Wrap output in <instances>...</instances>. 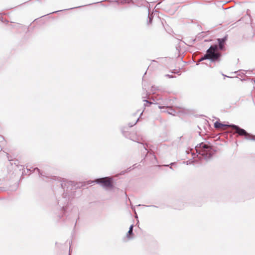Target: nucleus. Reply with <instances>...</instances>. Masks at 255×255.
Instances as JSON below:
<instances>
[{
    "instance_id": "1",
    "label": "nucleus",
    "mask_w": 255,
    "mask_h": 255,
    "mask_svg": "<svg viewBox=\"0 0 255 255\" xmlns=\"http://www.w3.org/2000/svg\"><path fill=\"white\" fill-rule=\"evenodd\" d=\"M196 150L199 154L206 159L210 158L213 154L212 147L210 145L203 142L200 143L199 146H196Z\"/></svg>"
},
{
    "instance_id": "2",
    "label": "nucleus",
    "mask_w": 255,
    "mask_h": 255,
    "mask_svg": "<svg viewBox=\"0 0 255 255\" xmlns=\"http://www.w3.org/2000/svg\"><path fill=\"white\" fill-rule=\"evenodd\" d=\"M207 51H210V52L209 54V60L212 62L220 61L221 54L218 51V47L217 45L211 46Z\"/></svg>"
},
{
    "instance_id": "3",
    "label": "nucleus",
    "mask_w": 255,
    "mask_h": 255,
    "mask_svg": "<svg viewBox=\"0 0 255 255\" xmlns=\"http://www.w3.org/2000/svg\"><path fill=\"white\" fill-rule=\"evenodd\" d=\"M231 128L235 130V133H238L239 135L245 136L246 139L248 140H255V136L248 133L244 129L239 127L235 125H230Z\"/></svg>"
},
{
    "instance_id": "4",
    "label": "nucleus",
    "mask_w": 255,
    "mask_h": 255,
    "mask_svg": "<svg viewBox=\"0 0 255 255\" xmlns=\"http://www.w3.org/2000/svg\"><path fill=\"white\" fill-rule=\"evenodd\" d=\"M96 182L98 183L102 184V186L105 188H111L112 187L111 179L109 177L98 179L96 180Z\"/></svg>"
},
{
    "instance_id": "5",
    "label": "nucleus",
    "mask_w": 255,
    "mask_h": 255,
    "mask_svg": "<svg viewBox=\"0 0 255 255\" xmlns=\"http://www.w3.org/2000/svg\"><path fill=\"white\" fill-rule=\"evenodd\" d=\"M226 40V37H225L223 38H218L217 39L218 43H219V46H218V48H219L220 50H223L224 47V44L225 42V41Z\"/></svg>"
},
{
    "instance_id": "6",
    "label": "nucleus",
    "mask_w": 255,
    "mask_h": 255,
    "mask_svg": "<svg viewBox=\"0 0 255 255\" xmlns=\"http://www.w3.org/2000/svg\"><path fill=\"white\" fill-rule=\"evenodd\" d=\"M214 127L215 128H223V127H231L230 126V125H224V124H223L221 123H219L218 122H216L215 124H214Z\"/></svg>"
},
{
    "instance_id": "7",
    "label": "nucleus",
    "mask_w": 255,
    "mask_h": 255,
    "mask_svg": "<svg viewBox=\"0 0 255 255\" xmlns=\"http://www.w3.org/2000/svg\"><path fill=\"white\" fill-rule=\"evenodd\" d=\"M210 52V51H207L206 53L200 59V61H203L206 59H209V54Z\"/></svg>"
},
{
    "instance_id": "8",
    "label": "nucleus",
    "mask_w": 255,
    "mask_h": 255,
    "mask_svg": "<svg viewBox=\"0 0 255 255\" xmlns=\"http://www.w3.org/2000/svg\"><path fill=\"white\" fill-rule=\"evenodd\" d=\"M132 232H133V225H131L129 227L128 232L127 235V236L128 238L131 239V238L129 237V235L132 234Z\"/></svg>"
},
{
    "instance_id": "9",
    "label": "nucleus",
    "mask_w": 255,
    "mask_h": 255,
    "mask_svg": "<svg viewBox=\"0 0 255 255\" xmlns=\"http://www.w3.org/2000/svg\"><path fill=\"white\" fill-rule=\"evenodd\" d=\"M158 90H159L158 87L155 86H152L151 90L153 93H154L155 92V91Z\"/></svg>"
},
{
    "instance_id": "10",
    "label": "nucleus",
    "mask_w": 255,
    "mask_h": 255,
    "mask_svg": "<svg viewBox=\"0 0 255 255\" xmlns=\"http://www.w3.org/2000/svg\"><path fill=\"white\" fill-rule=\"evenodd\" d=\"M129 1H130L129 0H121V2L123 3H129Z\"/></svg>"
},
{
    "instance_id": "11",
    "label": "nucleus",
    "mask_w": 255,
    "mask_h": 255,
    "mask_svg": "<svg viewBox=\"0 0 255 255\" xmlns=\"http://www.w3.org/2000/svg\"><path fill=\"white\" fill-rule=\"evenodd\" d=\"M139 120V119H137V120L136 121V122L132 125H130V124H129V126L130 127H132L133 125H135L136 123L137 122V121Z\"/></svg>"
},
{
    "instance_id": "12",
    "label": "nucleus",
    "mask_w": 255,
    "mask_h": 255,
    "mask_svg": "<svg viewBox=\"0 0 255 255\" xmlns=\"http://www.w3.org/2000/svg\"><path fill=\"white\" fill-rule=\"evenodd\" d=\"M148 17H149V22H148V24L150 23L152 21V17L150 15H148Z\"/></svg>"
},
{
    "instance_id": "13",
    "label": "nucleus",
    "mask_w": 255,
    "mask_h": 255,
    "mask_svg": "<svg viewBox=\"0 0 255 255\" xmlns=\"http://www.w3.org/2000/svg\"><path fill=\"white\" fill-rule=\"evenodd\" d=\"M166 76L168 77L169 78H173V76L172 75H168V74L166 75Z\"/></svg>"
},
{
    "instance_id": "14",
    "label": "nucleus",
    "mask_w": 255,
    "mask_h": 255,
    "mask_svg": "<svg viewBox=\"0 0 255 255\" xmlns=\"http://www.w3.org/2000/svg\"><path fill=\"white\" fill-rule=\"evenodd\" d=\"M34 170L35 171H37V172H38L39 173H40L39 169L38 168H35Z\"/></svg>"
},
{
    "instance_id": "15",
    "label": "nucleus",
    "mask_w": 255,
    "mask_h": 255,
    "mask_svg": "<svg viewBox=\"0 0 255 255\" xmlns=\"http://www.w3.org/2000/svg\"><path fill=\"white\" fill-rule=\"evenodd\" d=\"M168 113L170 114H172V113L171 112H168Z\"/></svg>"
},
{
    "instance_id": "16",
    "label": "nucleus",
    "mask_w": 255,
    "mask_h": 255,
    "mask_svg": "<svg viewBox=\"0 0 255 255\" xmlns=\"http://www.w3.org/2000/svg\"><path fill=\"white\" fill-rule=\"evenodd\" d=\"M61 186H62V188H64L63 187V183L61 184Z\"/></svg>"
},
{
    "instance_id": "17",
    "label": "nucleus",
    "mask_w": 255,
    "mask_h": 255,
    "mask_svg": "<svg viewBox=\"0 0 255 255\" xmlns=\"http://www.w3.org/2000/svg\"><path fill=\"white\" fill-rule=\"evenodd\" d=\"M159 109H161V108H162V107H160V106H159Z\"/></svg>"
},
{
    "instance_id": "18",
    "label": "nucleus",
    "mask_w": 255,
    "mask_h": 255,
    "mask_svg": "<svg viewBox=\"0 0 255 255\" xmlns=\"http://www.w3.org/2000/svg\"><path fill=\"white\" fill-rule=\"evenodd\" d=\"M144 101H145L146 102H148V101H147V100H144Z\"/></svg>"
}]
</instances>
